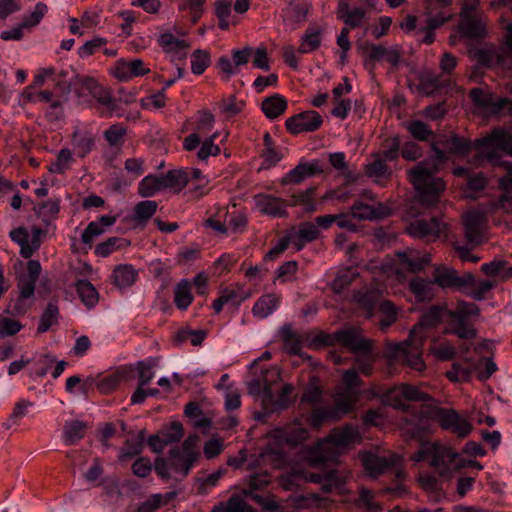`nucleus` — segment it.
Segmentation results:
<instances>
[{
  "label": "nucleus",
  "mask_w": 512,
  "mask_h": 512,
  "mask_svg": "<svg viewBox=\"0 0 512 512\" xmlns=\"http://www.w3.org/2000/svg\"><path fill=\"white\" fill-rule=\"evenodd\" d=\"M434 417L441 428L454 433L459 438L467 437L473 429L471 423L453 409L439 407L434 411Z\"/></svg>",
  "instance_id": "obj_9"
},
{
  "label": "nucleus",
  "mask_w": 512,
  "mask_h": 512,
  "mask_svg": "<svg viewBox=\"0 0 512 512\" xmlns=\"http://www.w3.org/2000/svg\"><path fill=\"white\" fill-rule=\"evenodd\" d=\"M339 345L347 348L354 355L374 349V342L362 336L360 329L355 326L340 329Z\"/></svg>",
  "instance_id": "obj_14"
},
{
  "label": "nucleus",
  "mask_w": 512,
  "mask_h": 512,
  "mask_svg": "<svg viewBox=\"0 0 512 512\" xmlns=\"http://www.w3.org/2000/svg\"><path fill=\"white\" fill-rule=\"evenodd\" d=\"M323 123L322 116L314 110H308L289 117L285 126L290 134L317 131Z\"/></svg>",
  "instance_id": "obj_11"
},
{
  "label": "nucleus",
  "mask_w": 512,
  "mask_h": 512,
  "mask_svg": "<svg viewBox=\"0 0 512 512\" xmlns=\"http://www.w3.org/2000/svg\"><path fill=\"white\" fill-rule=\"evenodd\" d=\"M73 142L77 155L83 158L93 149L95 139L90 133L81 135L76 132L73 134Z\"/></svg>",
  "instance_id": "obj_61"
},
{
  "label": "nucleus",
  "mask_w": 512,
  "mask_h": 512,
  "mask_svg": "<svg viewBox=\"0 0 512 512\" xmlns=\"http://www.w3.org/2000/svg\"><path fill=\"white\" fill-rule=\"evenodd\" d=\"M459 454L449 447H436L433 445V455L430 465L434 467L441 477H449L453 470L459 467L456 463Z\"/></svg>",
  "instance_id": "obj_15"
},
{
  "label": "nucleus",
  "mask_w": 512,
  "mask_h": 512,
  "mask_svg": "<svg viewBox=\"0 0 512 512\" xmlns=\"http://www.w3.org/2000/svg\"><path fill=\"white\" fill-rule=\"evenodd\" d=\"M256 205L262 214L272 217H286L288 215V201L269 194H257L254 197Z\"/></svg>",
  "instance_id": "obj_20"
},
{
  "label": "nucleus",
  "mask_w": 512,
  "mask_h": 512,
  "mask_svg": "<svg viewBox=\"0 0 512 512\" xmlns=\"http://www.w3.org/2000/svg\"><path fill=\"white\" fill-rule=\"evenodd\" d=\"M215 15L219 20L218 27L221 30H228L230 25L236 24V21H230L231 2L228 0H218L215 3Z\"/></svg>",
  "instance_id": "obj_57"
},
{
  "label": "nucleus",
  "mask_w": 512,
  "mask_h": 512,
  "mask_svg": "<svg viewBox=\"0 0 512 512\" xmlns=\"http://www.w3.org/2000/svg\"><path fill=\"white\" fill-rule=\"evenodd\" d=\"M361 441V436L356 427L352 425H345L341 428H335L327 437V442L336 447L344 448L351 444Z\"/></svg>",
  "instance_id": "obj_28"
},
{
  "label": "nucleus",
  "mask_w": 512,
  "mask_h": 512,
  "mask_svg": "<svg viewBox=\"0 0 512 512\" xmlns=\"http://www.w3.org/2000/svg\"><path fill=\"white\" fill-rule=\"evenodd\" d=\"M506 173L499 179V188L503 193L492 205L495 209H502L506 214H512V163H503Z\"/></svg>",
  "instance_id": "obj_21"
},
{
  "label": "nucleus",
  "mask_w": 512,
  "mask_h": 512,
  "mask_svg": "<svg viewBox=\"0 0 512 512\" xmlns=\"http://www.w3.org/2000/svg\"><path fill=\"white\" fill-rule=\"evenodd\" d=\"M398 460V456L394 454L390 456H380L371 452H366L362 456L364 468L374 477L394 466Z\"/></svg>",
  "instance_id": "obj_25"
},
{
  "label": "nucleus",
  "mask_w": 512,
  "mask_h": 512,
  "mask_svg": "<svg viewBox=\"0 0 512 512\" xmlns=\"http://www.w3.org/2000/svg\"><path fill=\"white\" fill-rule=\"evenodd\" d=\"M468 96L476 108L490 116H498L504 110L512 115V100L498 96L487 86L472 88Z\"/></svg>",
  "instance_id": "obj_5"
},
{
  "label": "nucleus",
  "mask_w": 512,
  "mask_h": 512,
  "mask_svg": "<svg viewBox=\"0 0 512 512\" xmlns=\"http://www.w3.org/2000/svg\"><path fill=\"white\" fill-rule=\"evenodd\" d=\"M133 369L131 367H121L112 374H109L96 383L97 389L102 394H108L115 390L122 381H128L132 375Z\"/></svg>",
  "instance_id": "obj_30"
},
{
  "label": "nucleus",
  "mask_w": 512,
  "mask_h": 512,
  "mask_svg": "<svg viewBox=\"0 0 512 512\" xmlns=\"http://www.w3.org/2000/svg\"><path fill=\"white\" fill-rule=\"evenodd\" d=\"M475 148L482 156L495 164L498 155L492 148H496L512 156V133L503 128H495L486 137L475 140Z\"/></svg>",
  "instance_id": "obj_6"
},
{
  "label": "nucleus",
  "mask_w": 512,
  "mask_h": 512,
  "mask_svg": "<svg viewBox=\"0 0 512 512\" xmlns=\"http://www.w3.org/2000/svg\"><path fill=\"white\" fill-rule=\"evenodd\" d=\"M349 412H344L339 406V401L335 399L334 405L327 407H315L309 416V425L314 429H319L324 423L329 421H337Z\"/></svg>",
  "instance_id": "obj_19"
},
{
  "label": "nucleus",
  "mask_w": 512,
  "mask_h": 512,
  "mask_svg": "<svg viewBox=\"0 0 512 512\" xmlns=\"http://www.w3.org/2000/svg\"><path fill=\"white\" fill-rule=\"evenodd\" d=\"M74 93L79 98L85 101L87 95H90L99 108H101V115L107 113L112 115L117 110V100L113 97L109 88L103 86L97 79L91 76L77 74L74 77Z\"/></svg>",
  "instance_id": "obj_3"
},
{
  "label": "nucleus",
  "mask_w": 512,
  "mask_h": 512,
  "mask_svg": "<svg viewBox=\"0 0 512 512\" xmlns=\"http://www.w3.org/2000/svg\"><path fill=\"white\" fill-rule=\"evenodd\" d=\"M162 178L156 175H148L144 177L138 185V193L142 197H153L160 191H163Z\"/></svg>",
  "instance_id": "obj_48"
},
{
  "label": "nucleus",
  "mask_w": 512,
  "mask_h": 512,
  "mask_svg": "<svg viewBox=\"0 0 512 512\" xmlns=\"http://www.w3.org/2000/svg\"><path fill=\"white\" fill-rule=\"evenodd\" d=\"M431 148L434 152L431 168L421 162L408 170L409 181L417 191L420 203L427 207L435 205L446 188L445 182L435 175L448 160L447 154L436 143H432Z\"/></svg>",
  "instance_id": "obj_1"
},
{
  "label": "nucleus",
  "mask_w": 512,
  "mask_h": 512,
  "mask_svg": "<svg viewBox=\"0 0 512 512\" xmlns=\"http://www.w3.org/2000/svg\"><path fill=\"white\" fill-rule=\"evenodd\" d=\"M450 332L461 339H474L477 331L467 319L450 317Z\"/></svg>",
  "instance_id": "obj_46"
},
{
  "label": "nucleus",
  "mask_w": 512,
  "mask_h": 512,
  "mask_svg": "<svg viewBox=\"0 0 512 512\" xmlns=\"http://www.w3.org/2000/svg\"><path fill=\"white\" fill-rule=\"evenodd\" d=\"M158 204L153 200H143L134 207V220L138 223L147 222L157 211Z\"/></svg>",
  "instance_id": "obj_54"
},
{
  "label": "nucleus",
  "mask_w": 512,
  "mask_h": 512,
  "mask_svg": "<svg viewBox=\"0 0 512 512\" xmlns=\"http://www.w3.org/2000/svg\"><path fill=\"white\" fill-rule=\"evenodd\" d=\"M471 58L480 66L490 68L494 64L502 65L508 58L504 49H496L495 47L476 48L470 50Z\"/></svg>",
  "instance_id": "obj_27"
},
{
  "label": "nucleus",
  "mask_w": 512,
  "mask_h": 512,
  "mask_svg": "<svg viewBox=\"0 0 512 512\" xmlns=\"http://www.w3.org/2000/svg\"><path fill=\"white\" fill-rule=\"evenodd\" d=\"M425 336L418 334L415 326L407 340L399 343H387L384 356L389 365H406L411 369L422 372L426 364L422 358Z\"/></svg>",
  "instance_id": "obj_2"
},
{
  "label": "nucleus",
  "mask_w": 512,
  "mask_h": 512,
  "mask_svg": "<svg viewBox=\"0 0 512 512\" xmlns=\"http://www.w3.org/2000/svg\"><path fill=\"white\" fill-rule=\"evenodd\" d=\"M401 430L409 439L422 442L430 430V419L422 414L413 413L404 418Z\"/></svg>",
  "instance_id": "obj_16"
},
{
  "label": "nucleus",
  "mask_w": 512,
  "mask_h": 512,
  "mask_svg": "<svg viewBox=\"0 0 512 512\" xmlns=\"http://www.w3.org/2000/svg\"><path fill=\"white\" fill-rule=\"evenodd\" d=\"M169 467L177 473H180L182 477H186L190 470H186L187 465V454L183 453L179 447H173L169 450Z\"/></svg>",
  "instance_id": "obj_52"
},
{
  "label": "nucleus",
  "mask_w": 512,
  "mask_h": 512,
  "mask_svg": "<svg viewBox=\"0 0 512 512\" xmlns=\"http://www.w3.org/2000/svg\"><path fill=\"white\" fill-rule=\"evenodd\" d=\"M323 173L319 161L299 163L280 180L281 185L299 184L306 178Z\"/></svg>",
  "instance_id": "obj_22"
},
{
  "label": "nucleus",
  "mask_w": 512,
  "mask_h": 512,
  "mask_svg": "<svg viewBox=\"0 0 512 512\" xmlns=\"http://www.w3.org/2000/svg\"><path fill=\"white\" fill-rule=\"evenodd\" d=\"M451 311L444 305L431 306L418 322L419 327L434 328L443 321L449 320Z\"/></svg>",
  "instance_id": "obj_34"
},
{
  "label": "nucleus",
  "mask_w": 512,
  "mask_h": 512,
  "mask_svg": "<svg viewBox=\"0 0 512 512\" xmlns=\"http://www.w3.org/2000/svg\"><path fill=\"white\" fill-rule=\"evenodd\" d=\"M401 151V141L399 136L387 138L382 142V151L378 153L386 161H395L398 159Z\"/></svg>",
  "instance_id": "obj_55"
},
{
  "label": "nucleus",
  "mask_w": 512,
  "mask_h": 512,
  "mask_svg": "<svg viewBox=\"0 0 512 512\" xmlns=\"http://www.w3.org/2000/svg\"><path fill=\"white\" fill-rule=\"evenodd\" d=\"M164 190L181 192L189 183L188 170L172 169L161 175Z\"/></svg>",
  "instance_id": "obj_31"
},
{
  "label": "nucleus",
  "mask_w": 512,
  "mask_h": 512,
  "mask_svg": "<svg viewBox=\"0 0 512 512\" xmlns=\"http://www.w3.org/2000/svg\"><path fill=\"white\" fill-rule=\"evenodd\" d=\"M433 279L443 289L462 290L475 284V276L471 272L459 275L455 269L446 266L437 267Z\"/></svg>",
  "instance_id": "obj_7"
},
{
  "label": "nucleus",
  "mask_w": 512,
  "mask_h": 512,
  "mask_svg": "<svg viewBox=\"0 0 512 512\" xmlns=\"http://www.w3.org/2000/svg\"><path fill=\"white\" fill-rule=\"evenodd\" d=\"M344 387L336 394L335 399L344 412H352L359 400L358 387L362 385L356 369L352 368L344 372L342 378Z\"/></svg>",
  "instance_id": "obj_8"
},
{
  "label": "nucleus",
  "mask_w": 512,
  "mask_h": 512,
  "mask_svg": "<svg viewBox=\"0 0 512 512\" xmlns=\"http://www.w3.org/2000/svg\"><path fill=\"white\" fill-rule=\"evenodd\" d=\"M399 264L410 272L416 273L424 269L430 261L428 256L420 257L410 253H398Z\"/></svg>",
  "instance_id": "obj_49"
},
{
  "label": "nucleus",
  "mask_w": 512,
  "mask_h": 512,
  "mask_svg": "<svg viewBox=\"0 0 512 512\" xmlns=\"http://www.w3.org/2000/svg\"><path fill=\"white\" fill-rule=\"evenodd\" d=\"M137 278L138 272L130 264H120L114 268L112 273L113 284L121 289L132 286Z\"/></svg>",
  "instance_id": "obj_35"
},
{
  "label": "nucleus",
  "mask_w": 512,
  "mask_h": 512,
  "mask_svg": "<svg viewBox=\"0 0 512 512\" xmlns=\"http://www.w3.org/2000/svg\"><path fill=\"white\" fill-rule=\"evenodd\" d=\"M358 275V272L353 268L340 270L332 282V290L337 294L342 293Z\"/></svg>",
  "instance_id": "obj_56"
},
{
  "label": "nucleus",
  "mask_w": 512,
  "mask_h": 512,
  "mask_svg": "<svg viewBox=\"0 0 512 512\" xmlns=\"http://www.w3.org/2000/svg\"><path fill=\"white\" fill-rule=\"evenodd\" d=\"M174 303L180 310H186L193 301L190 284L187 280L180 281L175 288Z\"/></svg>",
  "instance_id": "obj_53"
},
{
  "label": "nucleus",
  "mask_w": 512,
  "mask_h": 512,
  "mask_svg": "<svg viewBox=\"0 0 512 512\" xmlns=\"http://www.w3.org/2000/svg\"><path fill=\"white\" fill-rule=\"evenodd\" d=\"M71 161V151L67 148L61 149L56 160L49 165L48 171L52 174H64L69 169Z\"/></svg>",
  "instance_id": "obj_62"
},
{
  "label": "nucleus",
  "mask_w": 512,
  "mask_h": 512,
  "mask_svg": "<svg viewBox=\"0 0 512 512\" xmlns=\"http://www.w3.org/2000/svg\"><path fill=\"white\" fill-rule=\"evenodd\" d=\"M439 143L448 149V152L453 155L467 156L475 142L472 144L468 139L460 137L458 135H452L451 137H445L444 140Z\"/></svg>",
  "instance_id": "obj_39"
},
{
  "label": "nucleus",
  "mask_w": 512,
  "mask_h": 512,
  "mask_svg": "<svg viewBox=\"0 0 512 512\" xmlns=\"http://www.w3.org/2000/svg\"><path fill=\"white\" fill-rule=\"evenodd\" d=\"M75 288L83 304L91 309L96 306L99 294L93 284L85 279L77 280Z\"/></svg>",
  "instance_id": "obj_41"
},
{
  "label": "nucleus",
  "mask_w": 512,
  "mask_h": 512,
  "mask_svg": "<svg viewBox=\"0 0 512 512\" xmlns=\"http://www.w3.org/2000/svg\"><path fill=\"white\" fill-rule=\"evenodd\" d=\"M451 85L449 79H443L441 75L429 74L421 78L420 89L426 95H433L443 88Z\"/></svg>",
  "instance_id": "obj_44"
},
{
  "label": "nucleus",
  "mask_w": 512,
  "mask_h": 512,
  "mask_svg": "<svg viewBox=\"0 0 512 512\" xmlns=\"http://www.w3.org/2000/svg\"><path fill=\"white\" fill-rule=\"evenodd\" d=\"M311 4L307 1L291 2L283 9V23L290 30H295L300 24L305 22L310 11Z\"/></svg>",
  "instance_id": "obj_23"
},
{
  "label": "nucleus",
  "mask_w": 512,
  "mask_h": 512,
  "mask_svg": "<svg viewBox=\"0 0 512 512\" xmlns=\"http://www.w3.org/2000/svg\"><path fill=\"white\" fill-rule=\"evenodd\" d=\"M407 130L414 139L419 141H427L428 138L433 135V131L430 127L420 120H413L409 122Z\"/></svg>",
  "instance_id": "obj_64"
},
{
  "label": "nucleus",
  "mask_w": 512,
  "mask_h": 512,
  "mask_svg": "<svg viewBox=\"0 0 512 512\" xmlns=\"http://www.w3.org/2000/svg\"><path fill=\"white\" fill-rule=\"evenodd\" d=\"M59 316V309L55 303H48L43 311L37 327V333L41 334L48 331L54 324L57 323Z\"/></svg>",
  "instance_id": "obj_51"
},
{
  "label": "nucleus",
  "mask_w": 512,
  "mask_h": 512,
  "mask_svg": "<svg viewBox=\"0 0 512 512\" xmlns=\"http://www.w3.org/2000/svg\"><path fill=\"white\" fill-rule=\"evenodd\" d=\"M47 12L48 6L43 2H38L30 13L23 16L21 22L22 27H25L26 29L36 27L40 24Z\"/></svg>",
  "instance_id": "obj_58"
},
{
  "label": "nucleus",
  "mask_w": 512,
  "mask_h": 512,
  "mask_svg": "<svg viewBox=\"0 0 512 512\" xmlns=\"http://www.w3.org/2000/svg\"><path fill=\"white\" fill-rule=\"evenodd\" d=\"M41 270L39 261H28L27 272L22 274L18 279L17 288L19 290V295L15 300H11L8 306L14 314L23 315L32 306L35 286L41 274Z\"/></svg>",
  "instance_id": "obj_4"
},
{
  "label": "nucleus",
  "mask_w": 512,
  "mask_h": 512,
  "mask_svg": "<svg viewBox=\"0 0 512 512\" xmlns=\"http://www.w3.org/2000/svg\"><path fill=\"white\" fill-rule=\"evenodd\" d=\"M323 30L319 27H308L300 38L297 49L300 54H309L318 50L322 44Z\"/></svg>",
  "instance_id": "obj_32"
},
{
  "label": "nucleus",
  "mask_w": 512,
  "mask_h": 512,
  "mask_svg": "<svg viewBox=\"0 0 512 512\" xmlns=\"http://www.w3.org/2000/svg\"><path fill=\"white\" fill-rule=\"evenodd\" d=\"M379 311L382 313L383 318L379 322L381 330H385L394 324L397 320V309L394 303L390 300H383L379 305Z\"/></svg>",
  "instance_id": "obj_60"
},
{
  "label": "nucleus",
  "mask_w": 512,
  "mask_h": 512,
  "mask_svg": "<svg viewBox=\"0 0 512 512\" xmlns=\"http://www.w3.org/2000/svg\"><path fill=\"white\" fill-rule=\"evenodd\" d=\"M316 193V187L311 186L304 191L292 194L291 199L288 201V206H302L303 210L307 213H313L317 210L314 196Z\"/></svg>",
  "instance_id": "obj_38"
},
{
  "label": "nucleus",
  "mask_w": 512,
  "mask_h": 512,
  "mask_svg": "<svg viewBox=\"0 0 512 512\" xmlns=\"http://www.w3.org/2000/svg\"><path fill=\"white\" fill-rule=\"evenodd\" d=\"M293 389L294 387L291 384H285L278 399L274 401L271 386L265 381L262 399L264 408L270 409L271 411L286 409L292 403L290 395Z\"/></svg>",
  "instance_id": "obj_26"
},
{
  "label": "nucleus",
  "mask_w": 512,
  "mask_h": 512,
  "mask_svg": "<svg viewBox=\"0 0 512 512\" xmlns=\"http://www.w3.org/2000/svg\"><path fill=\"white\" fill-rule=\"evenodd\" d=\"M211 62L210 53L206 50L197 49L191 55V70L195 75H201L209 67Z\"/></svg>",
  "instance_id": "obj_59"
},
{
  "label": "nucleus",
  "mask_w": 512,
  "mask_h": 512,
  "mask_svg": "<svg viewBox=\"0 0 512 512\" xmlns=\"http://www.w3.org/2000/svg\"><path fill=\"white\" fill-rule=\"evenodd\" d=\"M434 279L427 280L420 277H415L409 282V289L415 296L416 300L427 301L434 297Z\"/></svg>",
  "instance_id": "obj_37"
},
{
  "label": "nucleus",
  "mask_w": 512,
  "mask_h": 512,
  "mask_svg": "<svg viewBox=\"0 0 512 512\" xmlns=\"http://www.w3.org/2000/svg\"><path fill=\"white\" fill-rule=\"evenodd\" d=\"M445 231L446 224L438 217H431L429 220L416 219L406 227V232L418 239L434 240L444 234Z\"/></svg>",
  "instance_id": "obj_10"
},
{
  "label": "nucleus",
  "mask_w": 512,
  "mask_h": 512,
  "mask_svg": "<svg viewBox=\"0 0 512 512\" xmlns=\"http://www.w3.org/2000/svg\"><path fill=\"white\" fill-rule=\"evenodd\" d=\"M288 107L284 96L273 94L266 97L261 103V110L268 119H275L282 115Z\"/></svg>",
  "instance_id": "obj_36"
},
{
  "label": "nucleus",
  "mask_w": 512,
  "mask_h": 512,
  "mask_svg": "<svg viewBox=\"0 0 512 512\" xmlns=\"http://www.w3.org/2000/svg\"><path fill=\"white\" fill-rule=\"evenodd\" d=\"M459 17L458 29L462 36L469 39H481L486 36L487 16L485 13L466 15V12H463L459 13Z\"/></svg>",
  "instance_id": "obj_13"
},
{
  "label": "nucleus",
  "mask_w": 512,
  "mask_h": 512,
  "mask_svg": "<svg viewBox=\"0 0 512 512\" xmlns=\"http://www.w3.org/2000/svg\"><path fill=\"white\" fill-rule=\"evenodd\" d=\"M485 216L479 211H470L463 216L465 238L468 243L478 245L483 241Z\"/></svg>",
  "instance_id": "obj_18"
},
{
  "label": "nucleus",
  "mask_w": 512,
  "mask_h": 512,
  "mask_svg": "<svg viewBox=\"0 0 512 512\" xmlns=\"http://www.w3.org/2000/svg\"><path fill=\"white\" fill-rule=\"evenodd\" d=\"M383 401L395 408H400L403 403L402 399L410 401H427L430 397L428 394L420 391L416 386L411 384H401L400 386L389 389L382 395Z\"/></svg>",
  "instance_id": "obj_12"
},
{
  "label": "nucleus",
  "mask_w": 512,
  "mask_h": 512,
  "mask_svg": "<svg viewBox=\"0 0 512 512\" xmlns=\"http://www.w3.org/2000/svg\"><path fill=\"white\" fill-rule=\"evenodd\" d=\"M382 292L377 288L358 291L353 295L354 302L366 311V316L371 318L380 305L382 300Z\"/></svg>",
  "instance_id": "obj_29"
},
{
  "label": "nucleus",
  "mask_w": 512,
  "mask_h": 512,
  "mask_svg": "<svg viewBox=\"0 0 512 512\" xmlns=\"http://www.w3.org/2000/svg\"><path fill=\"white\" fill-rule=\"evenodd\" d=\"M29 100L33 102H50L51 111L47 113V116L51 120H58L63 116L62 102L59 100L52 101L53 93L48 90L39 91L33 95H29Z\"/></svg>",
  "instance_id": "obj_42"
},
{
  "label": "nucleus",
  "mask_w": 512,
  "mask_h": 512,
  "mask_svg": "<svg viewBox=\"0 0 512 512\" xmlns=\"http://www.w3.org/2000/svg\"><path fill=\"white\" fill-rule=\"evenodd\" d=\"M206 337L207 331L204 329L193 330L190 327H182L173 336V342L176 345H181L189 341L193 346H199Z\"/></svg>",
  "instance_id": "obj_40"
},
{
  "label": "nucleus",
  "mask_w": 512,
  "mask_h": 512,
  "mask_svg": "<svg viewBox=\"0 0 512 512\" xmlns=\"http://www.w3.org/2000/svg\"><path fill=\"white\" fill-rule=\"evenodd\" d=\"M351 215L359 220H372L388 216L389 210L382 204H379L378 207H372L361 201H357L351 207Z\"/></svg>",
  "instance_id": "obj_33"
},
{
  "label": "nucleus",
  "mask_w": 512,
  "mask_h": 512,
  "mask_svg": "<svg viewBox=\"0 0 512 512\" xmlns=\"http://www.w3.org/2000/svg\"><path fill=\"white\" fill-rule=\"evenodd\" d=\"M281 339L285 350L293 355H299L302 349L301 337L292 329L290 325H285L281 329Z\"/></svg>",
  "instance_id": "obj_47"
},
{
  "label": "nucleus",
  "mask_w": 512,
  "mask_h": 512,
  "mask_svg": "<svg viewBox=\"0 0 512 512\" xmlns=\"http://www.w3.org/2000/svg\"><path fill=\"white\" fill-rule=\"evenodd\" d=\"M225 215H227V209L219 208L215 215L205 220L204 226L213 229L217 233L226 234L227 225Z\"/></svg>",
  "instance_id": "obj_63"
},
{
  "label": "nucleus",
  "mask_w": 512,
  "mask_h": 512,
  "mask_svg": "<svg viewBox=\"0 0 512 512\" xmlns=\"http://www.w3.org/2000/svg\"><path fill=\"white\" fill-rule=\"evenodd\" d=\"M87 425L83 421L71 420L67 421L63 428L64 442L67 445H74L84 438Z\"/></svg>",
  "instance_id": "obj_43"
},
{
  "label": "nucleus",
  "mask_w": 512,
  "mask_h": 512,
  "mask_svg": "<svg viewBox=\"0 0 512 512\" xmlns=\"http://www.w3.org/2000/svg\"><path fill=\"white\" fill-rule=\"evenodd\" d=\"M129 241L121 237H110L99 243L95 248V254L100 257H108L114 251L127 247Z\"/></svg>",
  "instance_id": "obj_50"
},
{
  "label": "nucleus",
  "mask_w": 512,
  "mask_h": 512,
  "mask_svg": "<svg viewBox=\"0 0 512 512\" xmlns=\"http://www.w3.org/2000/svg\"><path fill=\"white\" fill-rule=\"evenodd\" d=\"M157 43L171 57L172 61L184 60L190 48L188 41L178 39L170 32L160 34L157 38Z\"/></svg>",
  "instance_id": "obj_17"
},
{
  "label": "nucleus",
  "mask_w": 512,
  "mask_h": 512,
  "mask_svg": "<svg viewBox=\"0 0 512 512\" xmlns=\"http://www.w3.org/2000/svg\"><path fill=\"white\" fill-rule=\"evenodd\" d=\"M279 298L274 294H267L260 297L252 308L254 316L259 318H266L278 306Z\"/></svg>",
  "instance_id": "obj_45"
},
{
  "label": "nucleus",
  "mask_w": 512,
  "mask_h": 512,
  "mask_svg": "<svg viewBox=\"0 0 512 512\" xmlns=\"http://www.w3.org/2000/svg\"><path fill=\"white\" fill-rule=\"evenodd\" d=\"M296 251H301L307 243L317 240L320 236V230L313 222H302L297 231L287 234Z\"/></svg>",
  "instance_id": "obj_24"
}]
</instances>
